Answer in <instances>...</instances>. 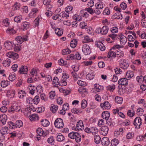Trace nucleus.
Returning a JSON list of instances; mask_svg holds the SVG:
<instances>
[{
	"label": "nucleus",
	"instance_id": "1",
	"mask_svg": "<svg viewBox=\"0 0 146 146\" xmlns=\"http://www.w3.org/2000/svg\"><path fill=\"white\" fill-rule=\"evenodd\" d=\"M15 41L13 43L15 47L14 50L16 51H19L21 50V45L23 42L27 40V39L26 36H17L15 38Z\"/></svg>",
	"mask_w": 146,
	"mask_h": 146
},
{
	"label": "nucleus",
	"instance_id": "2",
	"mask_svg": "<svg viewBox=\"0 0 146 146\" xmlns=\"http://www.w3.org/2000/svg\"><path fill=\"white\" fill-rule=\"evenodd\" d=\"M133 124L135 126V128L137 129L140 127V125L142 124V120L139 117H137L135 118L133 122Z\"/></svg>",
	"mask_w": 146,
	"mask_h": 146
},
{
	"label": "nucleus",
	"instance_id": "3",
	"mask_svg": "<svg viewBox=\"0 0 146 146\" xmlns=\"http://www.w3.org/2000/svg\"><path fill=\"white\" fill-rule=\"evenodd\" d=\"M54 125L55 127L58 128H63L64 123L62 119L60 118H57L54 121Z\"/></svg>",
	"mask_w": 146,
	"mask_h": 146
},
{
	"label": "nucleus",
	"instance_id": "4",
	"mask_svg": "<svg viewBox=\"0 0 146 146\" xmlns=\"http://www.w3.org/2000/svg\"><path fill=\"white\" fill-rule=\"evenodd\" d=\"M82 50L83 53L85 55H88L91 53V50L89 46L86 44L83 45L82 47Z\"/></svg>",
	"mask_w": 146,
	"mask_h": 146
},
{
	"label": "nucleus",
	"instance_id": "5",
	"mask_svg": "<svg viewBox=\"0 0 146 146\" xmlns=\"http://www.w3.org/2000/svg\"><path fill=\"white\" fill-rule=\"evenodd\" d=\"M6 54L7 57L9 58H12L14 60L17 59L19 57V55L17 53L13 52H8Z\"/></svg>",
	"mask_w": 146,
	"mask_h": 146
},
{
	"label": "nucleus",
	"instance_id": "6",
	"mask_svg": "<svg viewBox=\"0 0 146 146\" xmlns=\"http://www.w3.org/2000/svg\"><path fill=\"white\" fill-rule=\"evenodd\" d=\"M100 106L103 110L109 109L111 107V104L107 101H105L103 103L101 104Z\"/></svg>",
	"mask_w": 146,
	"mask_h": 146
},
{
	"label": "nucleus",
	"instance_id": "7",
	"mask_svg": "<svg viewBox=\"0 0 146 146\" xmlns=\"http://www.w3.org/2000/svg\"><path fill=\"white\" fill-rule=\"evenodd\" d=\"M100 133L104 135H106L108 133L109 129L108 127L106 126H102L100 128Z\"/></svg>",
	"mask_w": 146,
	"mask_h": 146
},
{
	"label": "nucleus",
	"instance_id": "8",
	"mask_svg": "<svg viewBox=\"0 0 146 146\" xmlns=\"http://www.w3.org/2000/svg\"><path fill=\"white\" fill-rule=\"evenodd\" d=\"M28 71V68L27 66L22 65L19 68V72L22 74H26Z\"/></svg>",
	"mask_w": 146,
	"mask_h": 146
},
{
	"label": "nucleus",
	"instance_id": "9",
	"mask_svg": "<svg viewBox=\"0 0 146 146\" xmlns=\"http://www.w3.org/2000/svg\"><path fill=\"white\" fill-rule=\"evenodd\" d=\"M36 131L37 135H39L40 136H42L45 137L48 134V133L45 132L42 128L40 127L37 128Z\"/></svg>",
	"mask_w": 146,
	"mask_h": 146
},
{
	"label": "nucleus",
	"instance_id": "10",
	"mask_svg": "<svg viewBox=\"0 0 146 146\" xmlns=\"http://www.w3.org/2000/svg\"><path fill=\"white\" fill-rule=\"evenodd\" d=\"M84 127L83 121L81 120H79L77 123L76 128L78 130H82L84 129Z\"/></svg>",
	"mask_w": 146,
	"mask_h": 146
},
{
	"label": "nucleus",
	"instance_id": "11",
	"mask_svg": "<svg viewBox=\"0 0 146 146\" xmlns=\"http://www.w3.org/2000/svg\"><path fill=\"white\" fill-rule=\"evenodd\" d=\"M118 84L121 85H126L128 84L127 79L125 78L120 79L118 81Z\"/></svg>",
	"mask_w": 146,
	"mask_h": 146
},
{
	"label": "nucleus",
	"instance_id": "12",
	"mask_svg": "<svg viewBox=\"0 0 146 146\" xmlns=\"http://www.w3.org/2000/svg\"><path fill=\"white\" fill-rule=\"evenodd\" d=\"M8 130V128L7 127H3L0 130V137H1L2 138V139H4L3 137V135L8 133L7 131Z\"/></svg>",
	"mask_w": 146,
	"mask_h": 146
},
{
	"label": "nucleus",
	"instance_id": "13",
	"mask_svg": "<svg viewBox=\"0 0 146 146\" xmlns=\"http://www.w3.org/2000/svg\"><path fill=\"white\" fill-rule=\"evenodd\" d=\"M129 64L125 60H123L122 62L120 64V66L121 68L124 69H126L128 67Z\"/></svg>",
	"mask_w": 146,
	"mask_h": 146
},
{
	"label": "nucleus",
	"instance_id": "14",
	"mask_svg": "<svg viewBox=\"0 0 146 146\" xmlns=\"http://www.w3.org/2000/svg\"><path fill=\"white\" fill-rule=\"evenodd\" d=\"M96 46L99 47L102 51H104L105 50L106 47L104 45L101 41H99L96 44Z\"/></svg>",
	"mask_w": 146,
	"mask_h": 146
},
{
	"label": "nucleus",
	"instance_id": "15",
	"mask_svg": "<svg viewBox=\"0 0 146 146\" xmlns=\"http://www.w3.org/2000/svg\"><path fill=\"white\" fill-rule=\"evenodd\" d=\"M100 33L102 35H105L107 33L108 31L109 28L108 26H103L101 29L100 28Z\"/></svg>",
	"mask_w": 146,
	"mask_h": 146
},
{
	"label": "nucleus",
	"instance_id": "16",
	"mask_svg": "<svg viewBox=\"0 0 146 146\" xmlns=\"http://www.w3.org/2000/svg\"><path fill=\"white\" fill-rule=\"evenodd\" d=\"M102 116L103 119L108 120L110 117V113L108 111H104L102 113Z\"/></svg>",
	"mask_w": 146,
	"mask_h": 146
},
{
	"label": "nucleus",
	"instance_id": "17",
	"mask_svg": "<svg viewBox=\"0 0 146 146\" xmlns=\"http://www.w3.org/2000/svg\"><path fill=\"white\" fill-rule=\"evenodd\" d=\"M7 116L5 114L1 115L0 116V121L3 125L5 124L7 120Z\"/></svg>",
	"mask_w": 146,
	"mask_h": 146
},
{
	"label": "nucleus",
	"instance_id": "18",
	"mask_svg": "<svg viewBox=\"0 0 146 146\" xmlns=\"http://www.w3.org/2000/svg\"><path fill=\"white\" fill-rule=\"evenodd\" d=\"M102 144L104 146H107L110 144L109 139L107 137L103 138L101 140Z\"/></svg>",
	"mask_w": 146,
	"mask_h": 146
},
{
	"label": "nucleus",
	"instance_id": "19",
	"mask_svg": "<svg viewBox=\"0 0 146 146\" xmlns=\"http://www.w3.org/2000/svg\"><path fill=\"white\" fill-rule=\"evenodd\" d=\"M30 26L29 23L27 22H25L21 25V28L23 30H26L29 29Z\"/></svg>",
	"mask_w": 146,
	"mask_h": 146
},
{
	"label": "nucleus",
	"instance_id": "20",
	"mask_svg": "<svg viewBox=\"0 0 146 146\" xmlns=\"http://www.w3.org/2000/svg\"><path fill=\"white\" fill-rule=\"evenodd\" d=\"M123 18L122 15L119 13H115L114 15L112 16V19H121Z\"/></svg>",
	"mask_w": 146,
	"mask_h": 146
},
{
	"label": "nucleus",
	"instance_id": "21",
	"mask_svg": "<svg viewBox=\"0 0 146 146\" xmlns=\"http://www.w3.org/2000/svg\"><path fill=\"white\" fill-rule=\"evenodd\" d=\"M115 53L116 57H117L120 58L124 56L123 52L120 49L115 50Z\"/></svg>",
	"mask_w": 146,
	"mask_h": 146
},
{
	"label": "nucleus",
	"instance_id": "22",
	"mask_svg": "<svg viewBox=\"0 0 146 146\" xmlns=\"http://www.w3.org/2000/svg\"><path fill=\"white\" fill-rule=\"evenodd\" d=\"M28 88L29 90H30L29 91V93L32 95H33L35 90H36V87L34 86H33L31 84L29 85Z\"/></svg>",
	"mask_w": 146,
	"mask_h": 146
},
{
	"label": "nucleus",
	"instance_id": "23",
	"mask_svg": "<svg viewBox=\"0 0 146 146\" xmlns=\"http://www.w3.org/2000/svg\"><path fill=\"white\" fill-rule=\"evenodd\" d=\"M47 142L51 145H53L55 143V140L53 136H51L48 138Z\"/></svg>",
	"mask_w": 146,
	"mask_h": 146
},
{
	"label": "nucleus",
	"instance_id": "24",
	"mask_svg": "<svg viewBox=\"0 0 146 146\" xmlns=\"http://www.w3.org/2000/svg\"><path fill=\"white\" fill-rule=\"evenodd\" d=\"M41 123L42 125L44 127H47L50 124L49 121L46 119H43L41 120Z\"/></svg>",
	"mask_w": 146,
	"mask_h": 146
},
{
	"label": "nucleus",
	"instance_id": "25",
	"mask_svg": "<svg viewBox=\"0 0 146 146\" xmlns=\"http://www.w3.org/2000/svg\"><path fill=\"white\" fill-rule=\"evenodd\" d=\"M112 49L111 48L108 53V58L116 57L115 51H112Z\"/></svg>",
	"mask_w": 146,
	"mask_h": 146
},
{
	"label": "nucleus",
	"instance_id": "26",
	"mask_svg": "<svg viewBox=\"0 0 146 146\" xmlns=\"http://www.w3.org/2000/svg\"><path fill=\"white\" fill-rule=\"evenodd\" d=\"M11 62V60L9 58H7L3 61V66L5 67H8Z\"/></svg>",
	"mask_w": 146,
	"mask_h": 146
},
{
	"label": "nucleus",
	"instance_id": "27",
	"mask_svg": "<svg viewBox=\"0 0 146 146\" xmlns=\"http://www.w3.org/2000/svg\"><path fill=\"white\" fill-rule=\"evenodd\" d=\"M75 134L74 139H75L76 142L77 143L80 142L81 141V135L77 132H76Z\"/></svg>",
	"mask_w": 146,
	"mask_h": 146
},
{
	"label": "nucleus",
	"instance_id": "28",
	"mask_svg": "<svg viewBox=\"0 0 146 146\" xmlns=\"http://www.w3.org/2000/svg\"><path fill=\"white\" fill-rule=\"evenodd\" d=\"M60 16L62 18H66L67 19V18L69 17V13L66 12H62L61 13L59 14Z\"/></svg>",
	"mask_w": 146,
	"mask_h": 146
},
{
	"label": "nucleus",
	"instance_id": "29",
	"mask_svg": "<svg viewBox=\"0 0 146 146\" xmlns=\"http://www.w3.org/2000/svg\"><path fill=\"white\" fill-rule=\"evenodd\" d=\"M55 33L59 36H61L63 34L62 29L59 28H57L55 29Z\"/></svg>",
	"mask_w": 146,
	"mask_h": 146
},
{
	"label": "nucleus",
	"instance_id": "30",
	"mask_svg": "<svg viewBox=\"0 0 146 146\" xmlns=\"http://www.w3.org/2000/svg\"><path fill=\"white\" fill-rule=\"evenodd\" d=\"M127 39L126 37L124 36H121L120 37V41L121 44H124L127 41Z\"/></svg>",
	"mask_w": 146,
	"mask_h": 146
},
{
	"label": "nucleus",
	"instance_id": "31",
	"mask_svg": "<svg viewBox=\"0 0 146 146\" xmlns=\"http://www.w3.org/2000/svg\"><path fill=\"white\" fill-rule=\"evenodd\" d=\"M13 107V109L14 110L15 112H18L20 111L21 109V107L20 106L18 105V104H13L12 106Z\"/></svg>",
	"mask_w": 146,
	"mask_h": 146
},
{
	"label": "nucleus",
	"instance_id": "32",
	"mask_svg": "<svg viewBox=\"0 0 146 146\" xmlns=\"http://www.w3.org/2000/svg\"><path fill=\"white\" fill-rule=\"evenodd\" d=\"M77 40L76 39H74L72 40L70 43V46L72 48H74L77 45Z\"/></svg>",
	"mask_w": 146,
	"mask_h": 146
},
{
	"label": "nucleus",
	"instance_id": "33",
	"mask_svg": "<svg viewBox=\"0 0 146 146\" xmlns=\"http://www.w3.org/2000/svg\"><path fill=\"white\" fill-rule=\"evenodd\" d=\"M119 141L117 139H113L111 142V145L112 146H116L119 143Z\"/></svg>",
	"mask_w": 146,
	"mask_h": 146
},
{
	"label": "nucleus",
	"instance_id": "34",
	"mask_svg": "<svg viewBox=\"0 0 146 146\" xmlns=\"http://www.w3.org/2000/svg\"><path fill=\"white\" fill-rule=\"evenodd\" d=\"M38 118L39 117L37 114H34L31 116L29 119L31 120L35 121L36 119H38Z\"/></svg>",
	"mask_w": 146,
	"mask_h": 146
},
{
	"label": "nucleus",
	"instance_id": "35",
	"mask_svg": "<svg viewBox=\"0 0 146 146\" xmlns=\"http://www.w3.org/2000/svg\"><path fill=\"white\" fill-rule=\"evenodd\" d=\"M22 121L20 120L17 121L15 123V128H20L23 125Z\"/></svg>",
	"mask_w": 146,
	"mask_h": 146
},
{
	"label": "nucleus",
	"instance_id": "36",
	"mask_svg": "<svg viewBox=\"0 0 146 146\" xmlns=\"http://www.w3.org/2000/svg\"><path fill=\"white\" fill-rule=\"evenodd\" d=\"M6 33L9 34L11 35L14 34L16 33V31L13 28H8L6 31Z\"/></svg>",
	"mask_w": 146,
	"mask_h": 146
},
{
	"label": "nucleus",
	"instance_id": "37",
	"mask_svg": "<svg viewBox=\"0 0 146 146\" xmlns=\"http://www.w3.org/2000/svg\"><path fill=\"white\" fill-rule=\"evenodd\" d=\"M96 9H101L104 7L103 3L102 2H99L96 4Z\"/></svg>",
	"mask_w": 146,
	"mask_h": 146
},
{
	"label": "nucleus",
	"instance_id": "38",
	"mask_svg": "<svg viewBox=\"0 0 146 146\" xmlns=\"http://www.w3.org/2000/svg\"><path fill=\"white\" fill-rule=\"evenodd\" d=\"M94 74L93 73H89L86 76V78L90 80L93 79L94 78Z\"/></svg>",
	"mask_w": 146,
	"mask_h": 146
},
{
	"label": "nucleus",
	"instance_id": "39",
	"mask_svg": "<svg viewBox=\"0 0 146 146\" xmlns=\"http://www.w3.org/2000/svg\"><path fill=\"white\" fill-rule=\"evenodd\" d=\"M19 94V96L20 98H23L24 96L26 95V93L24 91L21 90L19 91L18 93Z\"/></svg>",
	"mask_w": 146,
	"mask_h": 146
},
{
	"label": "nucleus",
	"instance_id": "40",
	"mask_svg": "<svg viewBox=\"0 0 146 146\" xmlns=\"http://www.w3.org/2000/svg\"><path fill=\"white\" fill-rule=\"evenodd\" d=\"M133 76V72L131 71H128L127 72L126 74V76L129 78L130 79Z\"/></svg>",
	"mask_w": 146,
	"mask_h": 146
},
{
	"label": "nucleus",
	"instance_id": "41",
	"mask_svg": "<svg viewBox=\"0 0 146 146\" xmlns=\"http://www.w3.org/2000/svg\"><path fill=\"white\" fill-rule=\"evenodd\" d=\"M9 83L10 82L9 81L5 80L2 81L1 83V86L3 88L7 86Z\"/></svg>",
	"mask_w": 146,
	"mask_h": 146
},
{
	"label": "nucleus",
	"instance_id": "42",
	"mask_svg": "<svg viewBox=\"0 0 146 146\" xmlns=\"http://www.w3.org/2000/svg\"><path fill=\"white\" fill-rule=\"evenodd\" d=\"M58 109V106L57 105L51 106L50 108V110L53 113H55Z\"/></svg>",
	"mask_w": 146,
	"mask_h": 146
},
{
	"label": "nucleus",
	"instance_id": "43",
	"mask_svg": "<svg viewBox=\"0 0 146 146\" xmlns=\"http://www.w3.org/2000/svg\"><path fill=\"white\" fill-rule=\"evenodd\" d=\"M33 103L35 104H37L39 102L40 100V99L39 97L38 96H36L33 99Z\"/></svg>",
	"mask_w": 146,
	"mask_h": 146
},
{
	"label": "nucleus",
	"instance_id": "44",
	"mask_svg": "<svg viewBox=\"0 0 146 146\" xmlns=\"http://www.w3.org/2000/svg\"><path fill=\"white\" fill-rule=\"evenodd\" d=\"M66 79H64L63 78L61 81L59 82V85L61 86H66L67 84V83L66 81Z\"/></svg>",
	"mask_w": 146,
	"mask_h": 146
},
{
	"label": "nucleus",
	"instance_id": "45",
	"mask_svg": "<svg viewBox=\"0 0 146 146\" xmlns=\"http://www.w3.org/2000/svg\"><path fill=\"white\" fill-rule=\"evenodd\" d=\"M122 100L123 99L122 97L117 96L115 98V102L117 104H121L122 103Z\"/></svg>",
	"mask_w": 146,
	"mask_h": 146
},
{
	"label": "nucleus",
	"instance_id": "46",
	"mask_svg": "<svg viewBox=\"0 0 146 146\" xmlns=\"http://www.w3.org/2000/svg\"><path fill=\"white\" fill-rule=\"evenodd\" d=\"M101 139V138L99 135H96L94 137V141L97 144L100 142Z\"/></svg>",
	"mask_w": 146,
	"mask_h": 146
},
{
	"label": "nucleus",
	"instance_id": "47",
	"mask_svg": "<svg viewBox=\"0 0 146 146\" xmlns=\"http://www.w3.org/2000/svg\"><path fill=\"white\" fill-rule=\"evenodd\" d=\"M64 139V137L61 134L57 136V140L58 141H62Z\"/></svg>",
	"mask_w": 146,
	"mask_h": 146
},
{
	"label": "nucleus",
	"instance_id": "48",
	"mask_svg": "<svg viewBox=\"0 0 146 146\" xmlns=\"http://www.w3.org/2000/svg\"><path fill=\"white\" fill-rule=\"evenodd\" d=\"M115 88L114 85H110L106 87L107 90L110 91H113Z\"/></svg>",
	"mask_w": 146,
	"mask_h": 146
},
{
	"label": "nucleus",
	"instance_id": "49",
	"mask_svg": "<svg viewBox=\"0 0 146 146\" xmlns=\"http://www.w3.org/2000/svg\"><path fill=\"white\" fill-rule=\"evenodd\" d=\"M98 132V130L97 128L95 127H91V133L93 135H95Z\"/></svg>",
	"mask_w": 146,
	"mask_h": 146
},
{
	"label": "nucleus",
	"instance_id": "50",
	"mask_svg": "<svg viewBox=\"0 0 146 146\" xmlns=\"http://www.w3.org/2000/svg\"><path fill=\"white\" fill-rule=\"evenodd\" d=\"M9 127V128L12 129L15 128V123L11 121H9L8 122Z\"/></svg>",
	"mask_w": 146,
	"mask_h": 146
},
{
	"label": "nucleus",
	"instance_id": "51",
	"mask_svg": "<svg viewBox=\"0 0 146 146\" xmlns=\"http://www.w3.org/2000/svg\"><path fill=\"white\" fill-rule=\"evenodd\" d=\"M53 84H54L55 85H59L58 79L57 77H54L52 81Z\"/></svg>",
	"mask_w": 146,
	"mask_h": 146
},
{
	"label": "nucleus",
	"instance_id": "52",
	"mask_svg": "<svg viewBox=\"0 0 146 146\" xmlns=\"http://www.w3.org/2000/svg\"><path fill=\"white\" fill-rule=\"evenodd\" d=\"M71 51L68 48L63 49L62 51V54L63 55H66L70 54Z\"/></svg>",
	"mask_w": 146,
	"mask_h": 146
},
{
	"label": "nucleus",
	"instance_id": "53",
	"mask_svg": "<svg viewBox=\"0 0 146 146\" xmlns=\"http://www.w3.org/2000/svg\"><path fill=\"white\" fill-rule=\"evenodd\" d=\"M20 4L17 2H16L13 6V8L14 10H16L19 9L20 7Z\"/></svg>",
	"mask_w": 146,
	"mask_h": 146
},
{
	"label": "nucleus",
	"instance_id": "54",
	"mask_svg": "<svg viewBox=\"0 0 146 146\" xmlns=\"http://www.w3.org/2000/svg\"><path fill=\"white\" fill-rule=\"evenodd\" d=\"M5 46L7 48H11V43L10 41H7L5 42L4 44Z\"/></svg>",
	"mask_w": 146,
	"mask_h": 146
},
{
	"label": "nucleus",
	"instance_id": "55",
	"mask_svg": "<svg viewBox=\"0 0 146 146\" xmlns=\"http://www.w3.org/2000/svg\"><path fill=\"white\" fill-rule=\"evenodd\" d=\"M80 27L82 29H86L88 27L86 24L84 22H82L80 23Z\"/></svg>",
	"mask_w": 146,
	"mask_h": 146
},
{
	"label": "nucleus",
	"instance_id": "56",
	"mask_svg": "<svg viewBox=\"0 0 146 146\" xmlns=\"http://www.w3.org/2000/svg\"><path fill=\"white\" fill-rule=\"evenodd\" d=\"M22 19V17L21 15L17 16L15 17L14 19V21L15 22L17 23L20 22Z\"/></svg>",
	"mask_w": 146,
	"mask_h": 146
},
{
	"label": "nucleus",
	"instance_id": "57",
	"mask_svg": "<svg viewBox=\"0 0 146 146\" xmlns=\"http://www.w3.org/2000/svg\"><path fill=\"white\" fill-rule=\"evenodd\" d=\"M118 28L116 27H115L111 29L110 31L112 33H116L118 32Z\"/></svg>",
	"mask_w": 146,
	"mask_h": 146
},
{
	"label": "nucleus",
	"instance_id": "58",
	"mask_svg": "<svg viewBox=\"0 0 146 146\" xmlns=\"http://www.w3.org/2000/svg\"><path fill=\"white\" fill-rule=\"evenodd\" d=\"M37 70V69L36 68H33L32 69L31 71L30 72V73L32 76H33L34 75H36Z\"/></svg>",
	"mask_w": 146,
	"mask_h": 146
},
{
	"label": "nucleus",
	"instance_id": "59",
	"mask_svg": "<svg viewBox=\"0 0 146 146\" xmlns=\"http://www.w3.org/2000/svg\"><path fill=\"white\" fill-rule=\"evenodd\" d=\"M143 110L141 108H139L137 110V114L139 115H141L143 112Z\"/></svg>",
	"mask_w": 146,
	"mask_h": 146
},
{
	"label": "nucleus",
	"instance_id": "60",
	"mask_svg": "<svg viewBox=\"0 0 146 146\" xmlns=\"http://www.w3.org/2000/svg\"><path fill=\"white\" fill-rule=\"evenodd\" d=\"M87 101L85 100H83L82 101L81 108L83 109L86 108L87 106Z\"/></svg>",
	"mask_w": 146,
	"mask_h": 146
},
{
	"label": "nucleus",
	"instance_id": "61",
	"mask_svg": "<svg viewBox=\"0 0 146 146\" xmlns=\"http://www.w3.org/2000/svg\"><path fill=\"white\" fill-rule=\"evenodd\" d=\"M110 14L109 9L108 7L105 8L103 12V14L105 15H109Z\"/></svg>",
	"mask_w": 146,
	"mask_h": 146
},
{
	"label": "nucleus",
	"instance_id": "62",
	"mask_svg": "<svg viewBox=\"0 0 146 146\" xmlns=\"http://www.w3.org/2000/svg\"><path fill=\"white\" fill-rule=\"evenodd\" d=\"M55 95V93L54 91H52L49 93L50 98V99H54V96Z\"/></svg>",
	"mask_w": 146,
	"mask_h": 146
},
{
	"label": "nucleus",
	"instance_id": "63",
	"mask_svg": "<svg viewBox=\"0 0 146 146\" xmlns=\"http://www.w3.org/2000/svg\"><path fill=\"white\" fill-rule=\"evenodd\" d=\"M75 133V132H71L68 134V136L71 139H74L75 135H76Z\"/></svg>",
	"mask_w": 146,
	"mask_h": 146
},
{
	"label": "nucleus",
	"instance_id": "64",
	"mask_svg": "<svg viewBox=\"0 0 146 146\" xmlns=\"http://www.w3.org/2000/svg\"><path fill=\"white\" fill-rule=\"evenodd\" d=\"M84 41H83V42H90L92 40V39H90L88 36H86L84 37Z\"/></svg>",
	"mask_w": 146,
	"mask_h": 146
}]
</instances>
